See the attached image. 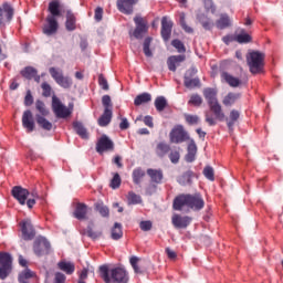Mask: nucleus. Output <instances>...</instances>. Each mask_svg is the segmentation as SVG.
<instances>
[{"instance_id":"nucleus-1","label":"nucleus","mask_w":283,"mask_h":283,"mask_svg":"<svg viewBox=\"0 0 283 283\" xmlns=\"http://www.w3.org/2000/svg\"><path fill=\"white\" fill-rule=\"evenodd\" d=\"M98 275L104 283H127L129 282V272L125 268L117 266L109 269V265H101Z\"/></svg>"},{"instance_id":"nucleus-2","label":"nucleus","mask_w":283,"mask_h":283,"mask_svg":"<svg viewBox=\"0 0 283 283\" xmlns=\"http://www.w3.org/2000/svg\"><path fill=\"white\" fill-rule=\"evenodd\" d=\"M184 207H188L192 211H201V209H205V199H202L200 193L179 195L174 199L172 209L175 211H182Z\"/></svg>"},{"instance_id":"nucleus-3","label":"nucleus","mask_w":283,"mask_h":283,"mask_svg":"<svg viewBox=\"0 0 283 283\" xmlns=\"http://www.w3.org/2000/svg\"><path fill=\"white\" fill-rule=\"evenodd\" d=\"M203 97L206 98L210 111L214 114V118H217V120H224L222 106L218 102V90L213 87L203 88Z\"/></svg>"},{"instance_id":"nucleus-4","label":"nucleus","mask_w":283,"mask_h":283,"mask_svg":"<svg viewBox=\"0 0 283 283\" xmlns=\"http://www.w3.org/2000/svg\"><path fill=\"white\" fill-rule=\"evenodd\" d=\"M264 53L252 51L247 55V63L251 74H262L264 72Z\"/></svg>"},{"instance_id":"nucleus-5","label":"nucleus","mask_w":283,"mask_h":283,"mask_svg":"<svg viewBox=\"0 0 283 283\" xmlns=\"http://www.w3.org/2000/svg\"><path fill=\"white\" fill-rule=\"evenodd\" d=\"M52 109L57 118H70L72 116V112H74V104L71 103L67 107L56 95H53Z\"/></svg>"},{"instance_id":"nucleus-6","label":"nucleus","mask_w":283,"mask_h":283,"mask_svg":"<svg viewBox=\"0 0 283 283\" xmlns=\"http://www.w3.org/2000/svg\"><path fill=\"white\" fill-rule=\"evenodd\" d=\"M12 273V255L0 252V280H6Z\"/></svg>"},{"instance_id":"nucleus-7","label":"nucleus","mask_w":283,"mask_h":283,"mask_svg":"<svg viewBox=\"0 0 283 283\" xmlns=\"http://www.w3.org/2000/svg\"><path fill=\"white\" fill-rule=\"evenodd\" d=\"M134 22L136 27L133 33H130V36H134L135 39L140 40L149 31V24L147 23V19L140 15H136L134 18Z\"/></svg>"},{"instance_id":"nucleus-8","label":"nucleus","mask_w":283,"mask_h":283,"mask_svg":"<svg viewBox=\"0 0 283 283\" xmlns=\"http://www.w3.org/2000/svg\"><path fill=\"white\" fill-rule=\"evenodd\" d=\"M14 17V8L12 4L4 2L0 6V30H3L10 21H12Z\"/></svg>"},{"instance_id":"nucleus-9","label":"nucleus","mask_w":283,"mask_h":283,"mask_svg":"<svg viewBox=\"0 0 283 283\" xmlns=\"http://www.w3.org/2000/svg\"><path fill=\"white\" fill-rule=\"evenodd\" d=\"M50 249V241L43 237H39L33 243V251L38 258H42V255H49Z\"/></svg>"},{"instance_id":"nucleus-10","label":"nucleus","mask_w":283,"mask_h":283,"mask_svg":"<svg viewBox=\"0 0 283 283\" xmlns=\"http://www.w3.org/2000/svg\"><path fill=\"white\" fill-rule=\"evenodd\" d=\"M97 154H105V151H114V142L107 135H102L96 143Z\"/></svg>"},{"instance_id":"nucleus-11","label":"nucleus","mask_w":283,"mask_h":283,"mask_svg":"<svg viewBox=\"0 0 283 283\" xmlns=\"http://www.w3.org/2000/svg\"><path fill=\"white\" fill-rule=\"evenodd\" d=\"M185 140H189V135H187V132H185V128H182V126L174 128L170 132V143H175L176 145H178L180 143H185Z\"/></svg>"},{"instance_id":"nucleus-12","label":"nucleus","mask_w":283,"mask_h":283,"mask_svg":"<svg viewBox=\"0 0 283 283\" xmlns=\"http://www.w3.org/2000/svg\"><path fill=\"white\" fill-rule=\"evenodd\" d=\"M197 72L198 71L196 69H190L187 71L184 77V85L188 90H193V87H200V78L198 77L191 78V76H195Z\"/></svg>"},{"instance_id":"nucleus-13","label":"nucleus","mask_w":283,"mask_h":283,"mask_svg":"<svg viewBox=\"0 0 283 283\" xmlns=\"http://www.w3.org/2000/svg\"><path fill=\"white\" fill-rule=\"evenodd\" d=\"M20 227L22 231V238L24 240H34L36 232L34 231V226H32V221L24 220L20 223Z\"/></svg>"},{"instance_id":"nucleus-14","label":"nucleus","mask_w":283,"mask_h":283,"mask_svg":"<svg viewBox=\"0 0 283 283\" xmlns=\"http://www.w3.org/2000/svg\"><path fill=\"white\" fill-rule=\"evenodd\" d=\"M11 196L18 200L19 205L23 206L28 200V196H30V191L21 186H15L11 190Z\"/></svg>"},{"instance_id":"nucleus-15","label":"nucleus","mask_w":283,"mask_h":283,"mask_svg":"<svg viewBox=\"0 0 283 283\" xmlns=\"http://www.w3.org/2000/svg\"><path fill=\"white\" fill-rule=\"evenodd\" d=\"M191 217L174 214L171 218V223L176 229H187L191 224Z\"/></svg>"},{"instance_id":"nucleus-16","label":"nucleus","mask_w":283,"mask_h":283,"mask_svg":"<svg viewBox=\"0 0 283 283\" xmlns=\"http://www.w3.org/2000/svg\"><path fill=\"white\" fill-rule=\"evenodd\" d=\"M174 29V22L167 17L161 19V39L167 43L171 39V30Z\"/></svg>"},{"instance_id":"nucleus-17","label":"nucleus","mask_w":283,"mask_h":283,"mask_svg":"<svg viewBox=\"0 0 283 283\" xmlns=\"http://www.w3.org/2000/svg\"><path fill=\"white\" fill-rule=\"evenodd\" d=\"M57 31L59 22L56 21V18H54V15H48L46 24L43 28L44 34H46V36H52V34H56Z\"/></svg>"},{"instance_id":"nucleus-18","label":"nucleus","mask_w":283,"mask_h":283,"mask_svg":"<svg viewBox=\"0 0 283 283\" xmlns=\"http://www.w3.org/2000/svg\"><path fill=\"white\" fill-rule=\"evenodd\" d=\"M22 127L27 129L28 134H32L36 125L34 124V117L32 111H25L22 115Z\"/></svg>"},{"instance_id":"nucleus-19","label":"nucleus","mask_w":283,"mask_h":283,"mask_svg":"<svg viewBox=\"0 0 283 283\" xmlns=\"http://www.w3.org/2000/svg\"><path fill=\"white\" fill-rule=\"evenodd\" d=\"M136 3H138V0H117V8L123 14H132Z\"/></svg>"},{"instance_id":"nucleus-20","label":"nucleus","mask_w":283,"mask_h":283,"mask_svg":"<svg viewBox=\"0 0 283 283\" xmlns=\"http://www.w3.org/2000/svg\"><path fill=\"white\" fill-rule=\"evenodd\" d=\"M195 176L196 174L192 170H187L181 176L177 177V182L181 185V187H191Z\"/></svg>"},{"instance_id":"nucleus-21","label":"nucleus","mask_w":283,"mask_h":283,"mask_svg":"<svg viewBox=\"0 0 283 283\" xmlns=\"http://www.w3.org/2000/svg\"><path fill=\"white\" fill-rule=\"evenodd\" d=\"M231 18L227 13H221L220 18L216 21V27L218 30H227V28H231Z\"/></svg>"},{"instance_id":"nucleus-22","label":"nucleus","mask_w":283,"mask_h":283,"mask_svg":"<svg viewBox=\"0 0 283 283\" xmlns=\"http://www.w3.org/2000/svg\"><path fill=\"white\" fill-rule=\"evenodd\" d=\"M147 175L149 176L151 182H155V185H161L163 178H165L163 170L160 169H147Z\"/></svg>"},{"instance_id":"nucleus-23","label":"nucleus","mask_w":283,"mask_h":283,"mask_svg":"<svg viewBox=\"0 0 283 283\" xmlns=\"http://www.w3.org/2000/svg\"><path fill=\"white\" fill-rule=\"evenodd\" d=\"M73 216L76 220H85L87 218V206L85 203H77Z\"/></svg>"},{"instance_id":"nucleus-24","label":"nucleus","mask_w":283,"mask_h":283,"mask_svg":"<svg viewBox=\"0 0 283 283\" xmlns=\"http://www.w3.org/2000/svg\"><path fill=\"white\" fill-rule=\"evenodd\" d=\"M65 28L69 32H74L76 30V15L72 11L66 12Z\"/></svg>"},{"instance_id":"nucleus-25","label":"nucleus","mask_w":283,"mask_h":283,"mask_svg":"<svg viewBox=\"0 0 283 283\" xmlns=\"http://www.w3.org/2000/svg\"><path fill=\"white\" fill-rule=\"evenodd\" d=\"M197 153H198V146H196V142L191 140L188 145V153L186 155L187 163H193V160H196Z\"/></svg>"},{"instance_id":"nucleus-26","label":"nucleus","mask_w":283,"mask_h":283,"mask_svg":"<svg viewBox=\"0 0 283 283\" xmlns=\"http://www.w3.org/2000/svg\"><path fill=\"white\" fill-rule=\"evenodd\" d=\"M112 116H113L112 109H104V113L98 118L99 127H107V125L112 123Z\"/></svg>"},{"instance_id":"nucleus-27","label":"nucleus","mask_w":283,"mask_h":283,"mask_svg":"<svg viewBox=\"0 0 283 283\" xmlns=\"http://www.w3.org/2000/svg\"><path fill=\"white\" fill-rule=\"evenodd\" d=\"M59 270L63 271L64 273H66V275H72V273H74L75 271V266L74 263L72 262H66V261H60L57 263Z\"/></svg>"},{"instance_id":"nucleus-28","label":"nucleus","mask_w":283,"mask_h":283,"mask_svg":"<svg viewBox=\"0 0 283 283\" xmlns=\"http://www.w3.org/2000/svg\"><path fill=\"white\" fill-rule=\"evenodd\" d=\"M36 274L34 272H32V270L30 269H25L23 270L19 276H18V282L19 283H30L29 280H32V277H34Z\"/></svg>"},{"instance_id":"nucleus-29","label":"nucleus","mask_w":283,"mask_h":283,"mask_svg":"<svg viewBox=\"0 0 283 283\" xmlns=\"http://www.w3.org/2000/svg\"><path fill=\"white\" fill-rule=\"evenodd\" d=\"M49 12L54 19L55 17H61V2H59V0L51 1L49 3Z\"/></svg>"},{"instance_id":"nucleus-30","label":"nucleus","mask_w":283,"mask_h":283,"mask_svg":"<svg viewBox=\"0 0 283 283\" xmlns=\"http://www.w3.org/2000/svg\"><path fill=\"white\" fill-rule=\"evenodd\" d=\"M145 103H151V94L142 93V94L137 95L134 99V105H136V107H138L140 105H145Z\"/></svg>"},{"instance_id":"nucleus-31","label":"nucleus","mask_w":283,"mask_h":283,"mask_svg":"<svg viewBox=\"0 0 283 283\" xmlns=\"http://www.w3.org/2000/svg\"><path fill=\"white\" fill-rule=\"evenodd\" d=\"M169 151H171V146L166 143L161 142L156 147V154L159 158H165Z\"/></svg>"},{"instance_id":"nucleus-32","label":"nucleus","mask_w":283,"mask_h":283,"mask_svg":"<svg viewBox=\"0 0 283 283\" xmlns=\"http://www.w3.org/2000/svg\"><path fill=\"white\" fill-rule=\"evenodd\" d=\"M112 240H120L123 238V224L115 222L111 230Z\"/></svg>"},{"instance_id":"nucleus-33","label":"nucleus","mask_w":283,"mask_h":283,"mask_svg":"<svg viewBox=\"0 0 283 283\" xmlns=\"http://www.w3.org/2000/svg\"><path fill=\"white\" fill-rule=\"evenodd\" d=\"M221 76L226 81V83H228V85H230V87H239L240 86V78L234 77L233 75H231L227 72H223Z\"/></svg>"},{"instance_id":"nucleus-34","label":"nucleus","mask_w":283,"mask_h":283,"mask_svg":"<svg viewBox=\"0 0 283 283\" xmlns=\"http://www.w3.org/2000/svg\"><path fill=\"white\" fill-rule=\"evenodd\" d=\"M38 125L45 132H52V123L45 117L38 115L35 116Z\"/></svg>"},{"instance_id":"nucleus-35","label":"nucleus","mask_w":283,"mask_h":283,"mask_svg":"<svg viewBox=\"0 0 283 283\" xmlns=\"http://www.w3.org/2000/svg\"><path fill=\"white\" fill-rule=\"evenodd\" d=\"M240 98V94L238 93H228L223 98L222 103L226 107H231L238 99Z\"/></svg>"},{"instance_id":"nucleus-36","label":"nucleus","mask_w":283,"mask_h":283,"mask_svg":"<svg viewBox=\"0 0 283 283\" xmlns=\"http://www.w3.org/2000/svg\"><path fill=\"white\" fill-rule=\"evenodd\" d=\"M73 128L75 129L76 134L81 136V138H88L87 129L85 128V126H83V123L74 122Z\"/></svg>"},{"instance_id":"nucleus-37","label":"nucleus","mask_w":283,"mask_h":283,"mask_svg":"<svg viewBox=\"0 0 283 283\" xmlns=\"http://www.w3.org/2000/svg\"><path fill=\"white\" fill-rule=\"evenodd\" d=\"M198 21L199 23H201L203 29L213 30V21H211V19H209L207 15L205 14L198 15Z\"/></svg>"},{"instance_id":"nucleus-38","label":"nucleus","mask_w":283,"mask_h":283,"mask_svg":"<svg viewBox=\"0 0 283 283\" xmlns=\"http://www.w3.org/2000/svg\"><path fill=\"white\" fill-rule=\"evenodd\" d=\"M36 74H39V72L36 71V69H34L32 66H27L21 71V75L24 78H28L29 81H32V78H34V76H36Z\"/></svg>"},{"instance_id":"nucleus-39","label":"nucleus","mask_w":283,"mask_h":283,"mask_svg":"<svg viewBox=\"0 0 283 283\" xmlns=\"http://www.w3.org/2000/svg\"><path fill=\"white\" fill-rule=\"evenodd\" d=\"M167 98L165 96H158L155 99V107L157 112H165L167 108Z\"/></svg>"},{"instance_id":"nucleus-40","label":"nucleus","mask_w":283,"mask_h":283,"mask_svg":"<svg viewBox=\"0 0 283 283\" xmlns=\"http://www.w3.org/2000/svg\"><path fill=\"white\" fill-rule=\"evenodd\" d=\"M143 178H145V170L142 168H136L133 170V182L135 185H140Z\"/></svg>"},{"instance_id":"nucleus-41","label":"nucleus","mask_w":283,"mask_h":283,"mask_svg":"<svg viewBox=\"0 0 283 283\" xmlns=\"http://www.w3.org/2000/svg\"><path fill=\"white\" fill-rule=\"evenodd\" d=\"M95 209L98 211L99 216L102 218H108L109 217V208L107 206L103 205V202L95 203Z\"/></svg>"},{"instance_id":"nucleus-42","label":"nucleus","mask_w":283,"mask_h":283,"mask_svg":"<svg viewBox=\"0 0 283 283\" xmlns=\"http://www.w3.org/2000/svg\"><path fill=\"white\" fill-rule=\"evenodd\" d=\"M151 41H153V39L149 36L144 40L143 50H144L145 56H147V57L154 56L151 49H149L151 46Z\"/></svg>"},{"instance_id":"nucleus-43","label":"nucleus","mask_w":283,"mask_h":283,"mask_svg":"<svg viewBox=\"0 0 283 283\" xmlns=\"http://www.w3.org/2000/svg\"><path fill=\"white\" fill-rule=\"evenodd\" d=\"M60 87H63L64 90H70L72 87V78L69 76L62 75L61 78L56 82Z\"/></svg>"},{"instance_id":"nucleus-44","label":"nucleus","mask_w":283,"mask_h":283,"mask_svg":"<svg viewBox=\"0 0 283 283\" xmlns=\"http://www.w3.org/2000/svg\"><path fill=\"white\" fill-rule=\"evenodd\" d=\"M128 205H140L143 198L140 195H136L134 191L128 192Z\"/></svg>"},{"instance_id":"nucleus-45","label":"nucleus","mask_w":283,"mask_h":283,"mask_svg":"<svg viewBox=\"0 0 283 283\" xmlns=\"http://www.w3.org/2000/svg\"><path fill=\"white\" fill-rule=\"evenodd\" d=\"M203 176L207 178V180H210V182H213L216 180V172L213 171V167L206 166L203 168Z\"/></svg>"},{"instance_id":"nucleus-46","label":"nucleus","mask_w":283,"mask_h":283,"mask_svg":"<svg viewBox=\"0 0 283 283\" xmlns=\"http://www.w3.org/2000/svg\"><path fill=\"white\" fill-rule=\"evenodd\" d=\"M86 235L91 238V240H98V238L103 237V231H94L92 226L86 228Z\"/></svg>"},{"instance_id":"nucleus-47","label":"nucleus","mask_w":283,"mask_h":283,"mask_svg":"<svg viewBox=\"0 0 283 283\" xmlns=\"http://www.w3.org/2000/svg\"><path fill=\"white\" fill-rule=\"evenodd\" d=\"M185 19H186L185 12L179 13V23L182 30H185V32H188V34H191V32H193V29L187 25V21Z\"/></svg>"},{"instance_id":"nucleus-48","label":"nucleus","mask_w":283,"mask_h":283,"mask_svg":"<svg viewBox=\"0 0 283 283\" xmlns=\"http://www.w3.org/2000/svg\"><path fill=\"white\" fill-rule=\"evenodd\" d=\"M188 103L193 105V107H200L202 105V97L198 94H192Z\"/></svg>"},{"instance_id":"nucleus-49","label":"nucleus","mask_w":283,"mask_h":283,"mask_svg":"<svg viewBox=\"0 0 283 283\" xmlns=\"http://www.w3.org/2000/svg\"><path fill=\"white\" fill-rule=\"evenodd\" d=\"M35 107H36L38 112H40V114L43 116H48V114H50L48 108H45V103H43V101H41V99L36 101Z\"/></svg>"},{"instance_id":"nucleus-50","label":"nucleus","mask_w":283,"mask_h":283,"mask_svg":"<svg viewBox=\"0 0 283 283\" xmlns=\"http://www.w3.org/2000/svg\"><path fill=\"white\" fill-rule=\"evenodd\" d=\"M49 72H50L52 78L55 81V83H56L59 80H61L62 76H63V72H62V71H59V69H56V67H50V69H49Z\"/></svg>"},{"instance_id":"nucleus-51","label":"nucleus","mask_w":283,"mask_h":283,"mask_svg":"<svg viewBox=\"0 0 283 283\" xmlns=\"http://www.w3.org/2000/svg\"><path fill=\"white\" fill-rule=\"evenodd\" d=\"M41 87L42 96H44L45 98H50V96H52V86H50V84H48L46 82H43Z\"/></svg>"},{"instance_id":"nucleus-52","label":"nucleus","mask_w":283,"mask_h":283,"mask_svg":"<svg viewBox=\"0 0 283 283\" xmlns=\"http://www.w3.org/2000/svg\"><path fill=\"white\" fill-rule=\"evenodd\" d=\"M120 182H122L120 175H118V172H116V174L113 176V179L111 180L109 187H111L112 189H118V187H120Z\"/></svg>"},{"instance_id":"nucleus-53","label":"nucleus","mask_w":283,"mask_h":283,"mask_svg":"<svg viewBox=\"0 0 283 283\" xmlns=\"http://www.w3.org/2000/svg\"><path fill=\"white\" fill-rule=\"evenodd\" d=\"M234 41H237V43H250L251 35H249L248 33H241L234 38Z\"/></svg>"},{"instance_id":"nucleus-54","label":"nucleus","mask_w":283,"mask_h":283,"mask_svg":"<svg viewBox=\"0 0 283 283\" xmlns=\"http://www.w3.org/2000/svg\"><path fill=\"white\" fill-rule=\"evenodd\" d=\"M185 119L188 125H198V123L200 122V117H198V115L186 114Z\"/></svg>"},{"instance_id":"nucleus-55","label":"nucleus","mask_w":283,"mask_h":283,"mask_svg":"<svg viewBox=\"0 0 283 283\" xmlns=\"http://www.w3.org/2000/svg\"><path fill=\"white\" fill-rule=\"evenodd\" d=\"M169 160L170 163H172V165H178V163H180V151L178 150L170 151Z\"/></svg>"},{"instance_id":"nucleus-56","label":"nucleus","mask_w":283,"mask_h":283,"mask_svg":"<svg viewBox=\"0 0 283 283\" xmlns=\"http://www.w3.org/2000/svg\"><path fill=\"white\" fill-rule=\"evenodd\" d=\"M98 85L102 87V90H105V92L109 90V84L107 83V78H105L103 74L98 75Z\"/></svg>"},{"instance_id":"nucleus-57","label":"nucleus","mask_w":283,"mask_h":283,"mask_svg":"<svg viewBox=\"0 0 283 283\" xmlns=\"http://www.w3.org/2000/svg\"><path fill=\"white\" fill-rule=\"evenodd\" d=\"M171 45L180 53L186 52L185 44L180 40H172Z\"/></svg>"},{"instance_id":"nucleus-58","label":"nucleus","mask_w":283,"mask_h":283,"mask_svg":"<svg viewBox=\"0 0 283 283\" xmlns=\"http://www.w3.org/2000/svg\"><path fill=\"white\" fill-rule=\"evenodd\" d=\"M139 260L140 259H138V256H132L129 260V263L133 266L135 273H142L140 268H138Z\"/></svg>"},{"instance_id":"nucleus-59","label":"nucleus","mask_w":283,"mask_h":283,"mask_svg":"<svg viewBox=\"0 0 283 283\" xmlns=\"http://www.w3.org/2000/svg\"><path fill=\"white\" fill-rule=\"evenodd\" d=\"M102 105L104 106V109H112V97H109V95H104L102 97Z\"/></svg>"},{"instance_id":"nucleus-60","label":"nucleus","mask_w":283,"mask_h":283,"mask_svg":"<svg viewBox=\"0 0 283 283\" xmlns=\"http://www.w3.org/2000/svg\"><path fill=\"white\" fill-rule=\"evenodd\" d=\"M205 8L207 10H211L212 14L216 12V4H213V0H202Z\"/></svg>"},{"instance_id":"nucleus-61","label":"nucleus","mask_w":283,"mask_h":283,"mask_svg":"<svg viewBox=\"0 0 283 283\" xmlns=\"http://www.w3.org/2000/svg\"><path fill=\"white\" fill-rule=\"evenodd\" d=\"M206 123H208L210 127H213L217 125L216 118H213V115H211V113L209 112H206Z\"/></svg>"},{"instance_id":"nucleus-62","label":"nucleus","mask_w":283,"mask_h":283,"mask_svg":"<svg viewBox=\"0 0 283 283\" xmlns=\"http://www.w3.org/2000/svg\"><path fill=\"white\" fill-rule=\"evenodd\" d=\"M151 227H153L151 221H142L139 223V229H142V231H151Z\"/></svg>"},{"instance_id":"nucleus-63","label":"nucleus","mask_w":283,"mask_h":283,"mask_svg":"<svg viewBox=\"0 0 283 283\" xmlns=\"http://www.w3.org/2000/svg\"><path fill=\"white\" fill-rule=\"evenodd\" d=\"M32 103H34V97H32V93L30 91H28L27 95L24 97V105L27 107H30V105H32Z\"/></svg>"},{"instance_id":"nucleus-64","label":"nucleus","mask_w":283,"mask_h":283,"mask_svg":"<svg viewBox=\"0 0 283 283\" xmlns=\"http://www.w3.org/2000/svg\"><path fill=\"white\" fill-rule=\"evenodd\" d=\"M65 280H66L65 274L61 272H56L53 283H65Z\"/></svg>"}]
</instances>
